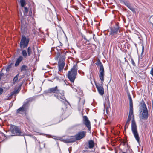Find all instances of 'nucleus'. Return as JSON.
<instances>
[{
	"instance_id": "0eeeda50",
	"label": "nucleus",
	"mask_w": 153,
	"mask_h": 153,
	"mask_svg": "<svg viewBox=\"0 0 153 153\" xmlns=\"http://www.w3.org/2000/svg\"><path fill=\"white\" fill-rule=\"evenodd\" d=\"M83 123L88 128V130H91V123L88 117L86 116H83Z\"/></svg>"
},
{
	"instance_id": "20e7f679",
	"label": "nucleus",
	"mask_w": 153,
	"mask_h": 153,
	"mask_svg": "<svg viewBox=\"0 0 153 153\" xmlns=\"http://www.w3.org/2000/svg\"><path fill=\"white\" fill-rule=\"evenodd\" d=\"M96 65L100 66V69L99 71V77L102 82L104 81V69L103 65L101 62L99 60L97 61L96 63Z\"/></svg>"
},
{
	"instance_id": "473e14b6",
	"label": "nucleus",
	"mask_w": 153,
	"mask_h": 153,
	"mask_svg": "<svg viewBox=\"0 0 153 153\" xmlns=\"http://www.w3.org/2000/svg\"><path fill=\"white\" fill-rule=\"evenodd\" d=\"M32 14V12L31 11V12H30L29 13L28 15L29 16H31Z\"/></svg>"
},
{
	"instance_id": "a211bd4d",
	"label": "nucleus",
	"mask_w": 153,
	"mask_h": 153,
	"mask_svg": "<svg viewBox=\"0 0 153 153\" xmlns=\"http://www.w3.org/2000/svg\"><path fill=\"white\" fill-rule=\"evenodd\" d=\"M125 4L133 12H134L135 11L134 9L131 6L130 4L127 2H126L125 3Z\"/></svg>"
},
{
	"instance_id": "a878e982",
	"label": "nucleus",
	"mask_w": 153,
	"mask_h": 153,
	"mask_svg": "<svg viewBox=\"0 0 153 153\" xmlns=\"http://www.w3.org/2000/svg\"><path fill=\"white\" fill-rule=\"evenodd\" d=\"M130 120H127V121H126V124H125V129H126V128H128V125L129 124V122H130Z\"/></svg>"
},
{
	"instance_id": "9b49d317",
	"label": "nucleus",
	"mask_w": 153,
	"mask_h": 153,
	"mask_svg": "<svg viewBox=\"0 0 153 153\" xmlns=\"http://www.w3.org/2000/svg\"><path fill=\"white\" fill-rule=\"evenodd\" d=\"M20 3L22 7H24V10H23L24 15L25 16L27 15L28 12V9L26 7H24L26 5V3L25 0H20Z\"/></svg>"
},
{
	"instance_id": "72a5a7b5",
	"label": "nucleus",
	"mask_w": 153,
	"mask_h": 153,
	"mask_svg": "<svg viewBox=\"0 0 153 153\" xmlns=\"http://www.w3.org/2000/svg\"><path fill=\"white\" fill-rule=\"evenodd\" d=\"M142 53L143 52V51H144V47L143 46V47H142Z\"/></svg>"
},
{
	"instance_id": "393cba45",
	"label": "nucleus",
	"mask_w": 153,
	"mask_h": 153,
	"mask_svg": "<svg viewBox=\"0 0 153 153\" xmlns=\"http://www.w3.org/2000/svg\"><path fill=\"white\" fill-rule=\"evenodd\" d=\"M27 67L25 65H23L21 68V72L25 71L27 70Z\"/></svg>"
},
{
	"instance_id": "2f4dec72",
	"label": "nucleus",
	"mask_w": 153,
	"mask_h": 153,
	"mask_svg": "<svg viewBox=\"0 0 153 153\" xmlns=\"http://www.w3.org/2000/svg\"><path fill=\"white\" fill-rule=\"evenodd\" d=\"M131 62H132V64L134 65H135V62H134V61L133 60V59H131Z\"/></svg>"
},
{
	"instance_id": "f3484780",
	"label": "nucleus",
	"mask_w": 153,
	"mask_h": 153,
	"mask_svg": "<svg viewBox=\"0 0 153 153\" xmlns=\"http://www.w3.org/2000/svg\"><path fill=\"white\" fill-rule=\"evenodd\" d=\"M89 148L90 149H92L94 147V142L92 140H90L88 142Z\"/></svg>"
},
{
	"instance_id": "7c9ffc66",
	"label": "nucleus",
	"mask_w": 153,
	"mask_h": 153,
	"mask_svg": "<svg viewBox=\"0 0 153 153\" xmlns=\"http://www.w3.org/2000/svg\"><path fill=\"white\" fill-rule=\"evenodd\" d=\"M128 99H130V98H131V95H130V93H128Z\"/></svg>"
},
{
	"instance_id": "7ed1b4c3",
	"label": "nucleus",
	"mask_w": 153,
	"mask_h": 153,
	"mask_svg": "<svg viewBox=\"0 0 153 153\" xmlns=\"http://www.w3.org/2000/svg\"><path fill=\"white\" fill-rule=\"evenodd\" d=\"M10 130L13 136H23L24 133L22 131L20 128L18 127L11 125Z\"/></svg>"
},
{
	"instance_id": "9d476101",
	"label": "nucleus",
	"mask_w": 153,
	"mask_h": 153,
	"mask_svg": "<svg viewBox=\"0 0 153 153\" xmlns=\"http://www.w3.org/2000/svg\"><path fill=\"white\" fill-rule=\"evenodd\" d=\"M86 133V132L85 131H82L79 132L75 136L76 139L77 140H79L83 138L85 136Z\"/></svg>"
},
{
	"instance_id": "4468645a",
	"label": "nucleus",
	"mask_w": 153,
	"mask_h": 153,
	"mask_svg": "<svg viewBox=\"0 0 153 153\" xmlns=\"http://www.w3.org/2000/svg\"><path fill=\"white\" fill-rule=\"evenodd\" d=\"M59 91V90L57 86H56L55 87L50 88L48 90L47 92L48 93H55L56 94Z\"/></svg>"
},
{
	"instance_id": "6e6552de",
	"label": "nucleus",
	"mask_w": 153,
	"mask_h": 153,
	"mask_svg": "<svg viewBox=\"0 0 153 153\" xmlns=\"http://www.w3.org/2000/svg\"><path fill=\"white\" fill-rule=\"evenodd\" d=\"M65 57L64 56H63L62 57L60 58L58 62L59 69L60 71L62 70L65 65L64 62Z\"/></svg>"
},
{
	"instance_id": "cd10ccee",
	"label": "nucleus",
	"mask_w": 153,
	"mask_h": 153,
	"mask_svg": "<svg viewBox=\"0 0 153 153\" xmlns=\"http://www.w3.org/2000/svg\"><path fill=\"white\" fill-rule=\"evenodd\" d=\"M65 114H66V117H68L69 115V114L68 113V110H65L64 113L63 114V115H65Z\"/></svg>"
},
{
	"instance_id": "2eb2a0df",
	"label": "nucleus",
	"mask_w": 153,
	"mask_h": 153,
	"mask_svg": "<svg viewBox=\"0 0 153 153\" xmlns=\"http://www.w3.org/2000/svg\"><path fill=\"white\" fill-rule=\"evenodd\" d=\"M119 27L117 26L116 27L112 28L110 32V34L113 35H114L117 34L118 31L120 32V30H119Z\"/></svg>"
},
{
	"instance_id": "6ab92c4d",
	"label": "nucleus",
	"mask_w": 153,
	"mask_h": 153,
	"mask_svg": "<svg viewBox=\"0 0 153 153\" xmlns=\"http://www.w3.org/2000/svg\"><path fill=\"white\" fill-rule=\"evenodd\" d=\"M65 142L67 143H71L74 142L75 141V139L74 138H70L69 139H67L64 140Z\"/></svg>"
},
{
	"instance_id": "f03ea898",
	"label": "nucleus",
	"mask_w": 153,
	"mask_h": 153,
	"mask_svg": "<svg viewBox=\"0 0 153 153\" xmlns=\"http://www.w3.org/2000/svg\"><path fill=\"white\" fill-rule=\"evenodd\" d=\"M77 69V65H74L68 73V78L72 82H74L76 77Z\"/></svg>"
},
{
	"instance_id": "dca6fc26",
	"label": "nucleus",
	"mask_w": 153,
	"mask_h": 153,
	"mask_svg": "<svg viewBox=\"0 0 153 153\" xmlns=\"http://www.w3.org/2000/svg\"><path fill=\"white\" fill-rule=\"evenodd\" d=\"M23 59V57L22 56H20L17 59L15 63V66H18L20 63Z\"/></svg>"
},
{
	"instance_id": "f8f14e48",
	"label": "nucleus",
	"mask_w": 153,
	"mask_h": 153,
	"mask_svg": "<svg viewBox=\"0 0 153 153\" xmlns=\"http://www.w3.org/2000/svg\"><path fill=\"white\" fill-rule=\"evenodd\" d=\"M95 85L99 93L102 95H103L104 93L103 86L99 84H95Z\"/></svg>"
},
{
	"instance_id": "bb28decb",
	"label": "nucleus",
	"mask_w": 153,
	"mask_h": 153,
	"mask_svg": "<svg viewBox=\"0 0 153 153\" xmlns=\"http://www.w3.org/2000/svg\"><path fill=\"white\" fill-rule=\"evenodd\" d=\"M12 67V64H10L9 65H8L6 68V71H9L10 68H11Z\"/></svg>"
},
{
	"instance_id": "423d86ee",
	"label": "nucleus",
	"mask_w": 153,
	"mask_h": 153,
	"mask_svg": "<svg viewBox=\"0 0 153 153\" xmlns=\"http://www.w3.org/2000/svg\"><path fill=\"white\" fill-rule=\"evenodd\" d=\"M29 42V39L28 38H26L24 36H23L20 43V48H26L28 46Z\"/></svg>"
},
{
	"instance_id": "ddd939ff",
	"label": "nucleus",
	"mask_w": 153,
	"mask_h": 153,
	"mask_svg": "<svg viewBox=\"0 0 153 153\" xmlns=\"http://www.w3.org/2000/svg\"><path fill=\"white\" fill-rule=\"evenodd\" d=\"M27 104H24L22 107L18 109L16 111V114H22L27 109Z\"/></svg>"
},
{
	"instance_id": "412c9836",
	"label": "nucleus",
	"mask_w": 153,
	"mask_h": 153,
	"mask_svg": "<svg viewBox=\"0 0 153 153\" xmlns=\"http://www.w3.org/2000/svg\"><path fill=\"white\" fill-rule=\"evenodd\" d=\"M129 109H133V101L131 98L129 99Z\"/></svg>"
},
{
	"instance_id": "5701e85b",
	"label": "nucleus",
	"mask_w": 153,
	"mask_h": 153,
	"mask_svg": "<svg viewBox=\"0 0 153 153\" xmlns=\"http://www.w3.org/2000/svg\"><path fill=\"white\" fill-rule=\"evenodd\" d=\"M18 76L19 74H18L13 79V83L14 84H15L16 82L18 80Z\"/></svg>"
},
{
	"instance_id": "c9c22d12",
	"label": "nucleus",
	"mask_w": 153,
	"mask_h": 153,
	"mask_svg": "<svg viewBox=\"0 0 153 153\" xmlns=\"http://www.w3.org/2000/svg\"><path fill=\"white\" fill-rule=\"evenodd\" d=\"M2 76V74H0V80L1 79V76Z\"/></svg>"
},
{
	"instance_id": "e433bc0d",
	"label": "nucleus",
	"mask_w": 153,
	"mask_h": 153,
	"mask_svg": "<svg viewBox=\"0 0 153 153\" xmlns=\"http://www.w3.org/2000/svg\"><path fill=\"white\" fill-rule=\"evenodd\" d=\"M14 93H13L12 94V95H13V94H14Z\"/></svg>"
},
{
	"instance_id": "39448f33",
	"label": "nucleus",
	"mask_w": 153,
	"mask_h": 153,
	"mask_svg": "<svg viewBox=\"0 0 153 153\" xmlns=\"http://www.w3.org/2000/svg\"><path fill=\"white\" fill-rule=\"evenodd\" d=\"M142 108L143 110L140 114V117L142 119H147L148 117V111L145 104L143 105Z\"/></svg>"
},
{
	"instance_id": "c756f323",
	"label": "nucleus",
	"mask_w": 153,
	"mask_h": 153,
	"mask_svg": "<svg viewBox=\"0 0 153 153\" xmlns=\"http://www.w3.org/2000/svg\"><path fill=\"white\" fill-rule=\"evenodd\" d=\"M3 92V90L1 88H0V95L2 94Z\"/></svg>"
},
{
	"instance_id": "aec40b11",
	"label": "nucleus",
	"mask_w": 153,
	"mask_h": 153,
	"mask_svg": "<svg viewBox=\"0 0 153 153\" xmlns=\"http://www.w3.org/2000/svg\"><path fill=\"white\" fill-rule=\"evenodd\" d=\"M129 109H133V101L131 98L129 99Z\"/></svg>"
},
{
	"instance_id": "c85d7f7f",
	"label": "nucleus",
	"mask_w": 153,
	"mask_h": 153,
	"mask_svg": "<svg viewBox=\"0 0 153 153\" xmlns=\"http://www.w3.org/2000/svg\"><path fill=\"white\" fill-rule=\"evenodd\" d=\"M150 74L153 76V67L152 68L150 71Z\"/></svg>"
},
{
	"instance_id": "4be33fe9",
	"label": "nucleus",
	"mask_w": 153,
	"mask_h": 153,
	"mask_svg": "<svg viewBox=\"0 0 153 153\" xmlns=\"http://www.w3.org/2000/svg\"><path fill=\"white\" fill-rule=\"evenodd\" d=\"M27 54L28 56H30L32 53V48L30 47H29L27 49Z\"/></svg>"
},
{
	"instance_id": "f704fd0d",
	"label": "nucleus",
	"mask_w": 153,
	"mask_h": 153,
	"mask_svg": "<svg viewBox=\"0 0 153 153\" xmlns=\"http://www.w3.org/2000/svg\"><path fill=\"white\" fill-rule=\"evenodd\" d=\"M79 103H80V100H81V98H79Z\"/></svg>"
},
{
	"instance_id": "1a4fd4ad",
	"label": "nucleus",
	"mask_w": 153,
	"mask_h": 153,
	"mask_svg": "<svg viewBox=\"0 0 153 153\" xmlns=\"http://www.w3.org/2000/svg\"><path fill=\"white\" fill-rule=\"evenodd\" d=\"M54 96L61 101L64 102L66 101L64 97V93L62 92H60L59 91L56 94H55Z\"/></svg>"
},
{
	"instance_id": "f257e3e1",
	"label": "nucleus",
	"mask_w": 153,
	"mask_h": 153,
	"mask_svg": "<svg viewBox=\"0 0 153 153\" xmlns=\"http://www.w3.org/2000/svg\"><path fill=\"white\" fill-rule=\"evenodd\" d=\"M127 120L130 121L132 120V131L136 140L138 143H139L140 139L139 136L137 125L134 120V116L133 114V109H129V112Z\"/></svg>"
},
{
	"instance_id": "b1692460",
	"label": "nucleus",
	"mask_w": 153,
	"mask_h": 153,
	"mask_svg": "<svg viewBox=\"0 0 153 153\" xmlns=\"http://www.w3.org/2000/svg\"><path fill=\"white\" fill-rule=\"evenodd\" d=\"M22 54L23 56L25 57L26 58L27 56V53L26 51L25 50H22Z\"/></svg>"
}]
</instances>
